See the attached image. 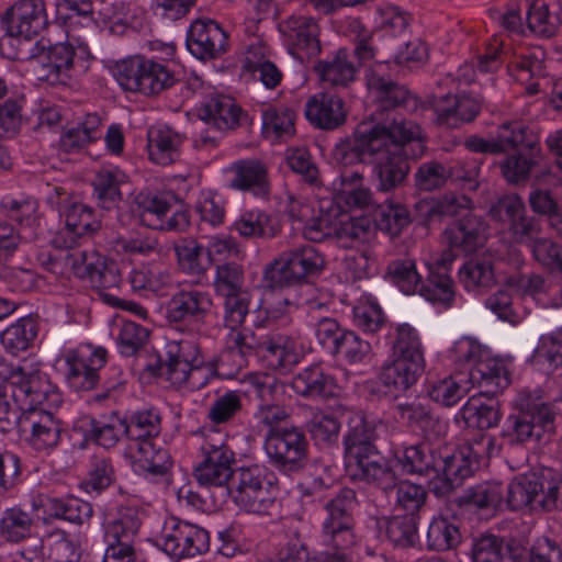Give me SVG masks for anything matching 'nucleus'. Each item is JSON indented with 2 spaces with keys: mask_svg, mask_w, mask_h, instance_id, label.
<instances>
[{
  "mask_svg": "<svg viewBox=\"0 0 562 562\" xmlns=\"http://www.w3.org/2000/svg\"><path fill=\"white\" fill-rule=\"evenodd\" d=\"M425 369L392 357L391 361L384 362L381 367L378 382L372 392L395 396L397 393L405 392L412 387L424 374Z\"/></svg>",
  "mask_w": 562,
  "mask_h": 562,
  "instance_id": "nucleus-31",
  "label": "nucleus"
},
{
  "mask_svg": "<svg viewBox=\"0 0 562 562\" xmlns=\"http://www.w3.org/2000/svg\"><path fill=\"white\" fill-rule=\"evenodd\" d=\"M40 333V317L27 315L8 326L0 335L4 350L11 356H19L31 349Z\"/></svg>",
  "mask_w": 562,
  "mask_h": 562,
  "instance_id": "nucleus-40",
  "label": "nucleus"
},
{
  "mask_svg": "<svg viewBox=\"0 0 562 562\" xmlns=\"http://www.w3.org/2000/svg\"><path fill=\"white\" fill-rule=\"evenodd\" d=\"M263 448L271 465L282 473H297L306 467L308 441L300 427L268 430Z\"/></svg>",
  "mask_w": 562,
  "mask_h": 562,
  "instance_id": "nucleus-11",
  "label": "nucleus"
},
{
  "mask_svg": "<svg viewBox=\"0 0 562 562\" xmlns=\"http://www.w3.org/2000/svg\"><path fill=\"white\" fill-rule=\"evenodd\" d=\"M373 221L378 229L397 237L412 223V217L404 204L387 200L375 209Z\"/></svg>",
  "mask_w": 562,
  "mask_h": 562,
  "instance_id": "nucleus-51",
  "label": "nucleus"
},
{
  "mask_svg": "<svg viewBox=\"0 0 562 562\" xmlns=\"http://www.w3.org/2000/svg\"><path fill=\"white\" fill-rule=\"evenodd\" d=\"M296 113L286 105H268L262 110V135L272 142L286 140L295 134Z\"/></svg>",
  "mask_w": 562,
  "mask_h": 562,
  "instance_id": "nucleus-45",
  "label": "nucleus"
},
{
  "mask_svg": "<svg viewBox=\"0 0 562 562\" xmlns=\"http://www.w3.org/2000/svg\"><path fill=\"white\" fill-rule=\"evenodd\" d=\"M229 488L234 504L249 514L271 515L277 509L278 479L265 464L237 468Z\"/></svg>",
  "mask_w": 562,
  "mask_h": 562,
  "instance_id": "nucleus-6",
  "label": "nucleus"
},
{
  "mask_svg": "<svg viewBox=\"0 0 562 562\" xmlns=\"http://www.w3.org/2000/svg\"><path fill=\"white\" fill-rule=\"evenodd\" d=\"M501 450L502 445L497 443L496 438L484 431L472 432L453 452L445 448L449 483L440 492L451 493L482 465H486L491 458L498 456Z\"/></svg>",
  "mask_w": 562,
  "mask_h": 562,
  "instance_id": "nucleus-7",
  "label": "nucleus"
},
{
  "mask_svg": "<svg viewBox=\"0 0 562 562\" xmlns=\"http://www.w3.org/2000/svg\"><path fill=\"white\" fill-rule=\"evenodd\" d=\"M322 310L327 311L328 306L319 302L307 304V313L315 329V337L322 347L331 353L347 328L341 327L336 318L318 315Z\"/></svg>",
  "mask_w": 562,
  "mask_h": 562,
  "instance_id": "nucleus-49",
  "label": "nucleus"
},
{
  "mask_svg": "<svg viewBox=\"0 0 562 562\" xmlns=\"http://www.w3.org/2000/svg\"><path fill=\"white\" fill-rule=\"evenodd\" d=\"M22 483L21 458L9 450L0 452V502L16 498Z\"/></svg>",
  "mask_w": 562,
  "mask_h": 562,
  "instance_id": "nucleus-54",
  "label": "nucleus"
},
{
  "mask_svg": "<svg viewBox=\"0 0 562 562\" xmlns=\"http://www.w3.org/2000/svg\"><path fill=\"white\" fill-rule=\"evenodd\" d=\"M4 380L12 387V398L21 409L16 428L36 451H50L61 439L63 425L50 412L63 403L61 393L45 373L26 371L23 367L10 369Z\"/></svg>",
  "mask_w": 562,
  "mask_h": 562,
  "instance_id": "nucleus-2",
  "label": "nucleus"
},
{
  "mask_svg": "<svg viewBox=\"0 0 562 562\" xmlns=\"http://www.w3.org/2000/svg\"><path fill=\"white\" fill-rule=\"evenodd\" d=\"M128 448L133 451V469L138 475L156 482L167 476L172 467L169 451L156 447L155 439L161 432L162 417L155 407L143 408L121 415Z\"/></svg>",
  "mask_w": 562,
  "mask_h": 562,
  "instance_id": "nucleus-3",
  "label": "nucleus"
},
{
  "mask_svg": "<svg viewBox=\"0 0 562 562\" xmlns=\"http://www.w3.org/2000/svg\"><path fill=\"white\" fill-rule=\"evenodd\" d=\"M396 409L402 419L406 420L409 426L418 428L426 438H430L432 431L439 434L445 428L431 409L420 402L398 404Z\"/></svg>",
  "mask_w": 562,
  "mask_h": 562,
  "instance_id": "nucleus-61",
  "label": "nucleus"
},
{
  "mask_svg": "<svg viewBox=\"0 0 562 562\" xmlns=\"http://www.w3.org/2000/svg\"><path fill=\"white\" fill-rule=\"evenodd\" d=\"M291 387L299 396L308 400H329L339 393L336 379L319 364L308 366L295 374Z\"/></svg>",
  "mask_w": 562,
  "mask_h": 562,
  "instance_id": "nucleus-32",
  "label": "nucleus"
},
{
  "mask_svg": "<svg viewBox=\"0 0 562 562\" xmlns=\"http://www.w3.org/2000/svg\"><path fill=\"white\" fill-rule=\"evenodd\" d=\"M530 363L548 372L562 367V334L551 333L540 336Z\"/></svg>",
  "mask_w": 562,
  "mask_h": 562,
  "instance_id": "nucleus-59",
  "label": "nucleus"
},
{
  "mask_svg": "<svg viewBox=\"0 0 562 562\" xmlns=\"http://www.w3.org/2000/svg\"><path fill=\"white\" fill-rule=\"evenodd\" d=\"M459 281L467 291L480 292L491 289L496 283L491 260L471 259L459 270Z\"/></svg>",
  "mask_w": 562,
  "mask_h": 562,
  "instance_id": "nucleus-55",
  "label": "nucleus"
},
{
  "mask_svg": "<svg viewBox=\"0 0 562 562\" xmlns=\"http://www.w3.org/2000/svg\"><path fill=\"white\" fill-rule=\"evenodd\" d=\"M525 546L512 539L508 542L503 537L491 532L472 538L470 557L473 562H522Z\"/></svg>",
  "mask_w": 562,
  "mask_h": 562,
  "instance_id": "nucleus-28",
  "label": "nucleus"
},
{
  "mask_svg": "<svg viewBox=\"0 0 562 562\" xmlns=\"http://www.w3.org/2000/svg\"><path fill=\"white\" fill-rule=\"evenodd\" d=\"M507 504L513 510L561 512L562 474L544 467L516 477L507 485Z\"/></svg>",
  "mask_w": 562,
  "mask_h": 562,
  "instance_id": "nucleus-5",
  "label": "nucleus"
},
{
  "mask_svg": "<svg viewBox=\"0 0 562 562\" xmlns=\"http://www.w3.org/2000/svg\"><path fill=\"white\" fill-rule=\"evenodd\" d=\"M234 228L244 237L273 238L281 232L277 218L259 210L241 214Z\"/></svg>",
  "mask_w": 562,
  "mask_h": 562,
  "instance_id": "nucleus-53",
  "label": "nucleus"
},
{
  "mask_svg": "<svg viewBox=\"0 0 562 562\" xmlns=\"http://www.w3.org/2000/svg\"><path fill=\"white\" fill-rule=\"evenodd\" d=\"M394 459L407 474L430 475L435 474L431 491L442 497L450 493H441L448 481V460L445 458V449L432 450L426 443L402 446L393 451Z\"/></svg>",
  "mask_w": 562,
  "mask_h": 562,
  "instance_id": "nucleus-16",
  "label": "nucleus"
},
{
  "mask_svg": "<svg viewBox=\"0 0 562 562\" xmlns=\"http://www.w3.org/2000/svg\"><path fill=\"white\" fill-rule=\"evenodd\" d=\"M74 274L88 280L91 286L100 291L103 301L112 306H120L121 300L104 290L119 288L121 273L116 263L94 248L77 250L70 255Z\"/></svg>",
  "mask_w": 562,
  "mask_h": 562,
  "instance_id": "nucleus-14",
  "label": "nucleus"
},
{
  "mask_svg": "<svg viewBox=\"0 0 562 562\" xmlns=\"http://www.w3.org/2000/svg\"><path fill=\"white\" fill-rule=\"evenodd\" d=\"M375 440V426L363 413H356L349 417L348 429L342 438L347 471L366 460L379 457Z\"/></svg>",
  "mask_w": 562,
  "mask_h": 562,
  "instance_id": "nucleus-23",
  "label": "nucleus"
},
{
  "mask_svg": "<svg viewBox=\"0 0 562 562\" xmlns=\"http://www.w3.org/2000/svg\"><path fill=\"white\" fill-rule=\"evenodd\" d=\"M36 47L41 48L36 59L44 72L40 78L52 85H66L72 78L85 75L93 60L87 43H78L75 46L66 42L45 46L41 40Z\"/></svg>",
  "mask_w": 562,
  "mask_h": 562,
  "instance_id": "nucleus-9",
  "label": "nucleus"
},
{
  "mask_svg": "<svg viewBox=\"0 0 562 562\" xmlns=\"http://www.w3.org/2000/svg\"><path fill=\"white\" fill-rule=\"evenodd\" d=\"M81 547L61 529L50 531L45 539H36L33 549H23L22 558L30 562H80Z\"/></svg>",
  "mask_w": 562,
  "mask_h": 562,
  "instance_id": "nucleus-26",
  "label": "nucleus"
},
{
  "mask_svg": "<svg viewBox=\"0 0 562 562\" xmlns=\"http://www.w3.org/2000/svg\"><path fill=\"white\" fill-rule=\"evenodd\" d=\"M229 171L233 177L228 187L239 191H250L256 195H266L269 192L268 170L256 159H243L234 162Z\"/></svg>",
  "mask_w": 562,
  "mask_h": 562,
  "instance_id": "nucleus-38",
  "label": "nucleus"
},
{
  "mask_svg": "<svg viewBox=\"0 0 562 562\" xmlns=\"http://www.w3.org/2000/svg\"><path fill=\"white\" fill-rule=\"evenodd\" d=\"M74 429L82 434L87 443L104 449L114 448L125 437L121 414L117 411L111 412L106 419L82 416L76 420Z\"/></svg>",
  "mask_w": 562,
  "mask_h": 562,
  "instance_id": "nucleus-30",
  "label": "nucleus"
},
{
  "mask_svg": "<svg viewBox=\"0 0 562 562\" xmlns=\"http://www.w3.org/2000/svg\"><path fill=\"white\" fill-rule=\"evenodd\" d=\"M116 481L113 461L109 457L93 456L82 488L89 494L100 495Z\"/></svg>",
  "mask_w": 562,
  "mask_h": 562,
  "instance_id": "nucleus-63",
  "label": "nucleus"
},
{
  "mask_svg": "<svg viewBox=\"0 0 562 562\" xmlns=\"http://www.w3.org/2000/svg\"><path fill=\"white\" fill-rule=\"evenodd\" d=\"M385 536L396 548L407 549L418 542V516L398 514L386 521Z\"/></svg>",
  "mask_w": 562,
  "mask_h": 562,
  "instance_id": "nucleus-60",
  "label": "nucleus"
},
{
  "mask_svg": "<svg viewBox=\"0 0 562 562\" xmlns=\"http://www.w3.org/2000/svg\"><path fill=\"white\" fill-rule=\"evenodd\" d=\"M142 520L134 507H122L104 525L105 542L136 543Z\"/></svg>",
  "mask_w": 562,
  "mask_h": 562,
  "instance_id": "nucleus-48",
  "label": "nucleus"
},
{
  "mask_svg": "<svg viewBox=\"0 0 562 562\" xmlns=\"http://www.w3.org/2000/svg\"><path fill=\"white\" fill-rule=\"evenodd\" d=\"M184 138L169 126H154L147 132V151L151 162L169 166L180 159Z\"/></svg>",
  "mask_w": 562,
  "mask_h": 562,
  "instance_id": "nucleus-35",
  "label": "nucleus"
},
{
  "mask_svg": "<svg viewBox=\"0 0 562 562\" xmlns=\"http://www.w3.org/2000/svg\"><path fill=\"white\" fill-rule=\"evenodd\" d=\"M425 105L432 110L434 122L438 126L459 128L475 121L482 111L484 99L470 93H447L428 97Z\"/></svg>",
  "mask_w": 562,
  "mask_h": 562,
  "instance_id": "nucleus-18",
  "label": "nucleus"
},
{
  "mask_svg": "<svg viewBox=\"0 0 562 562\" xmlns=\"http://www.w3.org/2000/svg\"><path fill=\"white\" fill-rule=\"evenodd\" d=\"M101 117L89 113L77 126L67 130L59 139V149L66 154L78 153L101 137Z\"/></svg>",
  "mask_w": 562,
  "mask_h": 562,
  "instance_id": "nucleus-46",
  "label": "nucleus"
},
{
  "mask_svg": "<svg viewBox=\"0 0 562 562\" xmlns=\"http://www.w3.org/2000/svg\"><path fill=\"white\" fill-rule=\"evenodd\" d=\"M115 78L126 92L155 97L176 83L168 65L142 55L131 56L116 64Z\"/></svg>",
  "mask_w": 562,
  "mask_h": 562,
  "instance_id": "nucleus-8",
  "label": "nucleus"
},
{
  "mask_svg": "<svg viewBox=\"0 0 562 562\" xmlns=\"http://www.w3.org/2000/svg\"><path fill=\"white\" fill-rule=\"evenodd\" d=\"M108 361V351L91 344L64 352L57 360L68 386L76 392L94 390L101 381L100 371Z\"/></svg>",
  "mask_w": 562,
  "mask_h": 562,
  "instance_id": "nucleus-10",
  "label": "nucleus"
},
{
  "mask_svg": "<svg viewBox=\"0 0 562 562\" xmlns=\"http://www.w3.org/2000/svg\"><path fill=\"white\" fill-rule=\"evenodd\" d=\"M451 260L440 259L429 265L428 276L420 281L417 293L432 305L449 308L456 300L453 279L450 276Z\"/></svg>",
  "mask_w": 562,
  "mask_h": 562,
  "instance_id": "nucleus-29",
  "label": "nucleus"
},
{
  "mask_svg": "<svg viewBox=\"0 0 562 562\" xmlns=\"http://www.w3.org/2000/svg\"><path fill=\"white\" fill-rule=\"evenodd\" d=\"M1 207L4 210L8 218L20 225L24 241L37 240L43 235L42 218L37 213L36 201L30 199H4L1 202Z\"/></svg>",
  "mask_w": 562,
  "mask_h": 562,
  "instance_id": "nucleus-41",
  "label": "nucleus"
},
{
  "mask_svg": "<svg viewBox=\"0 0 562 562\" xmlns=\"http://www.w3.org/2000/svg\"><path fill=\"white\" fill-rule=\"evenodd\" d=\"M423 143L420 127L413 121H362L351 135L335 145L333 157L342 166L374 164L378 190L391 192L404 183L409 172L405 146L415 145L417 151L412 155L418 157L423 154Z\"/></svg>",
  "mask_w": 562,
  "mask_h": 562,
  "instance_id": "nucleus-1",
  "label": "nucleus"
},
{
  "mask_svg": "<svg viewBox=\"0 0 562 562\" xmlns=\"http://www.w3.org/2000/svg\"><path fill=\"white\" fill-rule=\"evenodd\" d=\"M1 24L12 37L37 36L48 26L45 0H16L3 13Z\"/></svg>",
  "mask_w": 562,
  "mask_h": 562,
  "instance_id": "nucleus-21",
  "label": "nucleus"
},
{
  "mask_svg": "<svg viewBox=\"0 0 562 562\" xmlns=\"http://www.w3.org/2000/svg\"><path fill=\"white\" fill-rule=\"evenodd\" d=\"M385 278L406 295L416 294L422 281L416 259L408 256L391 260L386 267Z\"/></svg>",
  "mask_w": 562,
  "mask_h": 562,
  "instance_id": "nucleus-50",
  "label": "nucleus"
},
{
  "mask_svg": "<svg viewBox=\"0 0 562 562\" xmlns=\"http://www.w3.org/2000/svg\"><path fill=\"white\" fill-rule=\"evenodd\" d=\"M258 352L272 370H289L299 362L296 341L282 334L269 335L260 340Z\"/></svg>",
  "mask_w": 562,
  "mask_h": 562,
  "instance_id": "nucleus-42",
  "label": "nucleus"
},
{
  "mask_svg": "<svg viewBox=\"0 0 562 562\" xmlns=\"http://www.w3.org/2000/svg\"><path fill=\"white\" fill-rule=\"evenodd\" d=\"M176 202L177 196L172 192L148 188L140 190L134 199L140 222L151 229L160 225L161 218L166 217Z\"/></svg>",
  "mask_w": 562,
  "mask_h": 562,
  "instance_id": "nucleus-37",
  "label": "nucleus"
},
{
  "mask_svg": "<svg viewBox=\"0 0 562 562\" xmlns=\"http://www.w3.org/2000/svg\"><path fill=\"white\" fill-rule=\"evenodd\" d=\"M173 251L179 269L188 274L201 277L207 268L203 261L204 247L193 238H180L173 244Z\"/></svg>",
  "mask_w": 562,
  "mask_h": 562,
  "instance_id": "nucleus-57",
  "label": "nucleus"
},
{
  "mask_svg": "<svg viewBox=\"0 0 562 562\" xmlns=\"http://www.w3.org/2000/svg\"><path fill=\"white\" fill-rule=\"evenodd\" d=\"M324 255L311 245H299L281 252L274 260L277 268L271 271L274 285L291 286L303 284L318 276L325 268Z\"/></svg>",
  "mask_w": 562,
  "mask_h": 562,
  "instance_id": "nucleus-13",
  "label": "nucleus"
},
{
  "mask_svg": "<svg viewBox=\"0 0 562 562\" xmlns=\"http://www.w3.org/2000/svg\"><path fill=\"white\" fill-rule=\"evenodd\" d=\"M34 518L19 505L5 508L0 517V538L9 543H21L32 536Z\"/></svg>",
  "mask_w": 562,
  "mask_h": 562,
  "instance_id": "nucleus-47",
  "label": "nucleus"
},
{
  "mask_svg": "<svg viewBox=\"0 0 562 562\" xmlns=\"http://www.w3.org/2000/svg\"><path fill=\"white\" fill-rule=\"evenodd\" d=\"M314 70L322 82L330 87L346 88L355 81L359 65L352 60L351 52L341 47L325 59L318 60Z\"/></svg>",
  "mask_w": 562,
  "mask_h": 562,
  "instance_id": "nucleus-33",
  "label": "nucleus"
},
{
  "mask_svg": "<svg viewBox=\"0 0 562 562\" xmlns=\"http://www.w3.org/2000/svg\"><path fill=\"white\" fill-rule=\"evenodd\" d=\"M355 481L364 482L391 496L400 479L393 467L384 460L372 458L347 471Z\"/></svg>",
  "mask_w": 562,
  "mask_h": 562,
  "instance_id": "nucleus-39",
  "label": "nucleus"
},
{
  "mask_svg": "<svg viewBox=\"0 0 562 562\" xmlns=\"http://www.w3.org/2000/svg\"><path fill=\"white\" fill-rule=\"evenodd\" d=\"M551 9L543 0H535L527 12V26L531 33L542 36L551 37L558 32L562 20L560 16V8L553 5Z\"/></svg>",
  "mask_w": 562,
  "mask_h": 562,
  "instance_id": "nucleus-52",
  "label": "nucleus"
},
{
  "mask_svg": "<svg viewBox=\"0 0 562 562\" xmlns=\"http://www.w3.org/2000/svg\"><path fill=\"white\" fill-rule=\"evenodd\" d=\"M156 544L171 559L202 555L210 550V533L204 528L177 518L166 521Z\"/></svg>",
  "mask_w": 562,
  "mask_h": 562,
  "instance_id": "nucleus-15",
  "label": "nucleus"
},
{
  "mask_svg": "<svg viewBox=\"0 0 562 562\" xmlns=\"http://www.w3.org/2000/svg\"><path fill=\"white\" fill-rule=\"evenodd\" d=\"M128 181L127 175L117 167L101 168L92 181L93 196L104 210H113L123 200L121 187Z\"/></svg>",
  "mask_w": 562,
  "mask_h": 562,
  "instance_id": "nucleus-43",
  "label": "nucleus"
},
{
  "mask_svg": "<svg viewBox=\"0 0 562 562\" xmlns=\"http://www.w3.org/2000/svg\"><path fill=\"white\" fill-rule=\"evenodd\" d=\"M198 115L217 130H233L239 125L243 110L231 97L216 94L207 98L198 108Z\"/></svg>",
  "mask_w": 562,
  "mask_h": 562,
  "instance_id": "nucleus-36",
  "label": "nucleus"
},
{
  "mask_svg": "<svg viewBox=\"0 0 562 562\" xmlns=\"http://www.w3.org/2000/svg\"><path fill=\"white\" fill-rule=\"evenodd\" d=\"M554 419L552 406L544 401L542 392L525 389L515 397L501 437L510 447L539 442L547 432H553Z\"/></svg>",
  "mask_w": 562,
  "mask_h": 562,
  "instance_id": "nucleus-4",
  "label": "nucleus"
},
{
  "mask_svg": "<svg viewBox=\"0 0 562 562\" xmlns=\"http://www.w3.org/2000/svg\"><path fill=\"white\" fill-rule=\"evenodd\" d=\"M59 213L65 220V227L53 239L57 248L74 249L101 228L95 210L82 202L59 203Z\"/></svg>",
  "mask_w": 562,
  "mask_h": 562,
  "instance_id": "nucleus-19",
  "label": "nucleus"
},
{
  "mask_svg": "<svg viewBox=\"0 0 562 562\" xmlns=\"http://www.w3.org/2000/svg\"><path fill=\"white\" fill-rule=\"evenodd\" d=\"M488 225L482 216L472 212L451 221L443 231V240L452 256L470 255L483 247Z\"/></svg>",
  "mask_w": 562,
  "mask_h": 562,
  "instance_id": "nucleus-24",
  "label": "nucleus"
},
{
  "mask_svg": "<svg viewBox=\"0 0 562 562\" xmlns=\"http://www.w3.org/2000/svg\"><path fill=\"white\" fill-rule=\"evenodd\" d=\"M392 357L426 368L425 348L418 331L408 324H400L392 336Z\"/></svg>",
  "mask_w": 562,
  "mask_h": 562,
  "instance_id": "nucleus-44",
  "label": "nucleus"
},
{
  "mask_svg": "<svg viewBox=\"0 0 562 562\" xmlns=\"http://www.w3.org/2000/svg\"><path fill=\"white\" fill-rule=\"evenodd\" d=\"M213 305L210 292L194 288L180 289L167 304V319L178 330L198 335L206 326Z\"/></svg>",
  "mask_w": 562,
  "mask_h": 562,
  "instance_id": "nucleus-12",
  "label": "nucleus"
},
{
  "mask_svg": "<svg viewBox=\"0 0 562 562\" xmlns=\"http://www.w3.org/2000/svg\"><path fill=\"white\" fill-rule=\"evenodd\" d=\"M371 351L369 341L353 330L346 329L330 355L352 366L369 362Z\"/></svg>",
  "mask_w": 562,
  "mask_h": 562,
  "instance_id": "nucleus-64",
  "label": "nucleus"
},
{
  "mask_svg": "<svg viewBox=\"0 0 562 562\" xmlns=\"http://www.w3.org/2000/svg\"><path fill=\"white\" fill-rule=\"evenodd\" d=\"M368 87L375 94L379 106L383 110L403 106L411 98L405 87L374 72L368 78Z\"/></svg>",
  "mask_w": 562,
  "mask_h": 562,
  "instance_id": "nucleus-58",
  "label": "nucleus"
},
{
  "mask_svg": "<svg viewBox=\"0 0 562 562\" xmlns=\"http://www.w3.org/2000/svg\"><path fill=\"white\" fill-rule=\"evenodd\" d=\"M490 215L493 220L507 224L514 240L520 244L532 241L540 232L539 221L526 215L525 203L517 194L499 198L491 207Z\"/></svg>",
  "mask_w": 562,
  "mask_h": 562,
  "instance_id": "nucleus-25",
  "label": "nucleus"
},
{
  "mask_svg": "<svg viewBox=\"0 0 562 562\" xmlns=\"http://www.w3.org/2000/svg\"><path fill=\"white\" fill-rule=\"evenodd\" d=\"M188 50L200 60L222 57L229 49V35L213 19L202 18L191 22L186 40Z\"/></svg>",
  "mask_w": 562,
  "mask_h": 562,
  "instance_id": "nucleus-22",
  "label": "nucleus"
},
{
  "mask_svg": "<svg viewBox=\"0 0 562 562\" xmlns=\"http://www.w3.org/2000/svg\"><path fill=\"white\" fill-rule=\"evenodd\" d=\"M460 418L468 428L484 431L498 425L501 412L494 405H487L477 398H470L459 413Z\"/></svg>",
  "mask_w": 562,
  "mask_h": 562,
  "instance_id": "nucleus-62",
  "label": "nucleus"
},
{
  "mask_svg": "<svg viewBox=\"0 0 562 562\" xmlns=\"http://www.w3.org/2000/svg\"><path fill=\"white\" fill-rule=\"evenodd\" d=\"M200 461L193 469L196 482L206 487H223L234 475L235 452L224 440L206 438L200 448Z\"/></svg>",
  "mask_w": 562,
  "mask_h": 562,
  "instance_id": "nucleus-17",
  "label": "nucleus"
},
{
  "mask_svg": "<svg viewBox=\"0 0 562 562\" xmlns=\"http://www.w3.org/2000/svg\"><path fill=\"white\" fill-rule=\"evenodd\" d=\"M289 53L301 63L321 54V27L307 15H291L279 23Z\"/></svg>",
  "mask_w": 562,
  "mask_h": 562,
  "instance_id": "nucleus-20",
  "label": "nucleus"
},
{
  "mask_svg": "<svg viewBox=\"0 0 562 562\" xmlns=\"http://www.w3.org/2000/svg\"><path fill=\"white\" fill-rule=\"evenodd\" d=\"M305 117L316 128L334 131L347 121L348 111L342 98L329 91L315 93L305 104Z\"/></svg>",
  "mask_w": 562,
  "mask_h": 562,
  "instance_id": "nucleus-27",
  "label": "nucleus"
},
{
  "mask_svg": "<svg viewBox=\"0 0 562 562\" xmlns=\"http://www.w3.org/2000/svg\"><path fill=\"white\" fill-rule=\"evenodd\" d=\"M306 428L316 446L330 448L338 442L341 424L334 414L316 409Z\"/></svg>",
  "mask_w": 562,
  "mask_h": 562,
  "instance_id": "nucleus-56",
  "label": "nucleus"
},
{
  "mask_svg": "<svg viewBox=\"0 0 562 562\" xmlns=\"http://www.w3.org/2000/svg\"><path fill=\"white\" fill-rule=\"evenodd\" d=\"M469 381L481 394L495 397L509 386L510 380L505 364L486 356L469 369Z\"/></svg>",
  "mask_w": 562,
  "mask_h": 562,
  "instance_id": "nucleus-34",
  "label": "nucleus"
}]
</instances>
